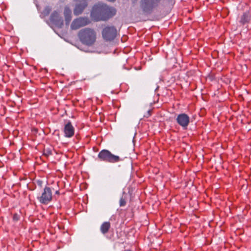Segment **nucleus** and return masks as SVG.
I'll list each match as a JSON object with an SVG mask.
<instances>
[{
  "instance_id": "obj_18",
  "label": "nucleus",
  "mask_w": 251,
  "mask_h": 251,
  "mask_svg": "<svg viewBox=\"0 0 251 251\" xmlns=\"http://www.w3.org/2000/svg\"><path fill=\"white\" fill-rule=\"evenodd\" d=\"M137 0H132V2L133 3H135L137 1Z\"/></svg>"
},
{
  "instance_id": "obj_19",
  "label": "nucleus",
  "mask_w": 251,
  "mask_h": 251,
  "mask_svg": "<svg viewBox=\"0 0 251 251\" xmlns=\"http://www.w3.org/2000/svg\"><path fill=\"white\" fill-rule=\"evenodd\" d=\"M130 251V250H125V251Z\"/></svg>"
},
{
  "instance_id": "obj_13",
  "label": "nucleus",
  "mask_w": 251,
  "mask_h": 251,
  "mask_svg": "<svg viewBox=\"0 0 251 251\" xmlns=\"http://www.w3.org/2000/svg\"><path fill=\"white\" fill-rule=\"evenodd\" d=\"M64 15L65 16L66 24L68 25L72 19V11L67 6L65 7Z\"/></svg>"
},
{
  "instance_id": "obj_2",
  "label": "nucleus",
  "mask_w": 251,
  "mask_h": 251,
  "mask_svg": "<svg viewBox=\"0 0 251 251\" xmlns=\"http://www.w3.org/2000/svg\"><path fill=\"white\" fill-rule=\"evenodd\" d=\"M165 0H141L140 7L144 13L151 14L154 10L163 5Z\"/></svg>"
},
{
  "instance_id": "obj_5",
  "label": "nucleus",
  "mask_w": 251,
  "mask_h": 251,
  "mask_svg": "<svg viewBox=\"0 0 251 251\" xmlns=\"http://www.w3.org/2000/svg\"><path fill=\"white\" fill-rule=\"evenodd\" d=\"M117 31L113 26H107L105 27L102 31V36L106 41L113 40L116 37Z\"/></svg>"
},
{
  "instance_id": "obj_4",
  "label": "nucleus",
  "mask_w": 251,
  "mask_h": 251,
  "mask_svg": "<svg viewBox=\"0 0 251 251\" xmlns=\"http://www.w3.org/2000/svg\"><path fill=\"white\" fill-rule=\"evenodd\" d=\"M98 159L101 161L115 163L122 160L119 156L112 154L107 150H101L98 155Z\"/></svg>"
},
{
  "instance_id": "obj_8",
  "label": "nucleus",
  "mask_w": 251,
  "mask_h": 251,
  "mask_svg": "<svg viewBox=\"0 0 251 251\" xmlns=\"http://www.w3.org/2000/svg\"><path fill=\"white\" fill-rule=\"evenodd\" d=\"M50 22L55 26L61 28L63 25V20L59 13L54 11L50 16Z\"/></svg>"
},
{
  "instance_id": "obj_11",
  "label": "nucleus",
  "mask_w": 251,
  "mask_h": 251,
  "mask_svg": "<svg viewBox=\"0 0 251 251\" xmlns=\"http://www.w3.org/2000/svg\"><path fill=\"white\" fill-rule=\"evenodd\" d=\"M251 20V13L250 11L244 12L238 17V22L242 25H245L250 22Z\"/></svg>"
},
{
  "instance_id": "obj_1",
  "label": "nucleus",
  "mask_w": 251,
  "mask_h": 251,
  "mask_svg": "<svg viewBox=\"0 0 251 251\" xmlns=\"http://www.w3.org/2000/svg\"><path fill=\"white\" fill-rule=\"evenodd\" d=\"M116 14L115 8L99 3L95 5L91 12V17L95 21H106Z\"/></svg>"
},
{
  "instance_id": "obj_12",
  "label": "nucleus",
  "mask_w": 251,
  "mask_h": 251,
  "mask_svg": "<svg viewBox=\"0 0 251 251\" xmlns=\"http://www.w3.org/2000/svg\"><path fill=\"white\" fill-rule=\"evenodd\" d=\"M87 6V4L85 3L84 4L76 3L74 10V14L76 16L81 14Z\"/></svg>"
},
{
  "instance_id": "obj_10",
  "label": "nucleus",
  "mask_w": 251,
  "mask_h": 251,
  "mask_svg": "<svg viewBox=\"0 0 251 251\" xmlns=\"http://www.w3.org/2000/svg\"><path fill=\"white\" fill-rule=\"evenodd\" d=\"M64 136L67 138H71L74 136L75 133V128L72 126L71 122H68L64 126Z\"/></svg>"
},
{
  "instance_id": "obj_7",
  "label": "nucleus",
  "mask_w": 251,
  "mask_h": 251,
  "mask_svg": "<svg viewBox=\"0 0 251 251\" xmlns=\"http://www.w3.org/2000/svg\"><path fill=\"white\" fill-rule=\"evenodd\" d=\"M90 22V20L87 17H79L73 21L71 25V28L72 30H76L88 25Z\"/></svg>"
},
{
  "instance_id": "obj_14",
  "label": "nucleus",
  "mask_w": 251,
  "mask_h": 251,
  "mask_svg": "<svg viewBox=\"0 0 251 251\" xmlns=\"http://www.w3.org/2000/svg\"><path fill=\"white\" fill-rule=\"evenodd\" d=\"M110 227V224L109 222H104L100 226V231L104 234L108 232Z\"/></svg>"
},
{
  "instance_id": "obj_3",
  "label": "nucleus",
  "mask_w": 251,
  "mask_h": 251,
  "mask_svg": "<svg viewBox=\"0 0 251 251\" xmlns=\"http://www.w3.org/2000/svg\"><path fill=\"white\" fill-rule=\"evenodd\" d=\"M78 36L83 44L88 46L92 45L96 39L95 31L90 28H85L80 30L78 33Z\"/></svg>"
},
{
  "instance_id": "obj_20",
  "label": "nucleus",
  "mask_w": 251,
  "mask_h": 251,
  "mask_svg": "<svg viewBox=\"0 0 251 251\" xmlns=\"http://www.w3.org/2000/svg\"><path fill=\"white\" fill-rule=\"evenodd\" d=\"M56 194H58V191H56Z\"/></svg>"
},
{
  "instance_id": "obj_15",
  "label": "nucleus",
  "mask_w": 251,
  "mask_h": 251,
  "mask_svg": "<svg viewBox=\"0 0 251 251\" xmlns=\"http://www.w3.org/2000/svg\"><path fill=\"white\" fill-rule=\"evenodd\" d=\"M51 8L50 7L48 6H46L44 10H43V13L45 15V16H47L49 14V13H50V12L51 11Z\"/></svg>"
},
{
  "instance_id": "obj_9",
  "label": "nucleus",
  "mask_w": 251,
  "mask_h": 251,
  "mask_svg": "<svg viewBox=\"0 0 251 251\" xmlns=\"http://www.w3.org/2000/svg\"><path fill=\"white\" fill-rule=\"evenodd\" d=\"M178 124L184 129H186L190 123L189 117L185 113L179 114L176 118Z\"/></svg>"
},
{
  "instance_id": "obj_6",
  "label": "nucleus",
  "mask_w": 251,
  "mask_h": 251,
  "mask_svg": "<svg viewBox=\"0 0 251 251\" xmlns=\"http://www.w3.org/2000/svg\"><path fill=\"white\" fill-rule=\"evenodd\" d=\"M38 200L40 203L47 204L52 200V191L50 188L45 187L41 196L38 197Z\"/></svg>"
},
{
  "instance_id": "obj_17",
  "label": "nucleus",
  "mask_w": 251,
  "mask_h": 251,
  "mask_svg": "<svg viewBox=\"0 0 251 251\" xmlns=\"http://www.w3.org/2000/svg\"><path fill=\"white\" fill-rule=\"evenodd\" d=\"M13 219L15 221H18L19 220V216L18 214H15L13 216Z\"/></svg>"
},
{
  "instance_id": "obj_16",
  "label": "nucleus",
  "mask_w": 251,
  "mask_h": 251,
  "mask_svg": "<svg viewBox=\"0 0 251 251\" xmlns=\"http://www.w3.org/2000/svg\"><path fill=\"white\" fill-rule=\"evenodd\" d=\"M126 201L125 199H124L123 197H122L120 200V206L121 207L124 206L126 205Z\"/></svg>"
}]
</instances>
